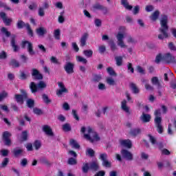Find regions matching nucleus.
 <instances>
[{
  "instance_id": "864d4df0",
  "label": "nucleus",
  "mask_w": 176,
  "mask_h": 176,
  "mask_svg": "<svg viewBox=\"0 0 176 176\" xmlns=\"http://www.w3.org/2000/svg\"><path fill=\"white\" fill-rule=\"evenodd\" d=\"M28 137V133H27V131H23L22 133V135H21V138H22L23 141L27 140Z\"/></svg>"
},
{
  "instance_id": "69168bd1",
  "label": "nucleus",
  "mask_w": 176,
  "mask_h": 176,
  "mask_svg": "<svg viewBox=\"0 0 176 176\" xmlns=\"http://www.w3.org/2000/svg\"><path fill=\"white\" fill-rule=\"evenodd\" d=\"M33 111L36 115H42V110L38 108H34Z\"/></svg>"
},
{
  "instance_id": "8fccbe9b",
  "label": "nucleus",
  "mask_w": 176,
  "mask_h": 176,
  "mask_svg": "<svg viewBox=\"0 0 176 176\" xmlns=\"http://www.w3.org/2000/svg\"><path fill=\"white\" fill-rule=\"evenodd\" d=\"M6 97H8V93L6 91H3L1 94H0V102L4 98H6Z\"/></svg>"
},
{
  "instance_id": "473e14b6",
  "label": "nucleus",
  "mask_w": 176,
  "mask_h": 176,
  "mask_svg": "<svg viewBox=\"0 0 176 176\" xmlns=\"http://www.w3.org/2000/svg\"><path fill=\"white\" fill-rule=\"evenodd\" d=\"M115 60H116V65L118 67H120V65H122V64L123 63V57H122V56H116L115 58Z\"/></svg>"
},
{
  "instance_id": "052dcab7",
  "label": "nucleus",
  "mask_w": 176,
  "mask_h": 176,
  "mask_svg": "<svg viewBox=\"0 0 176 176\" xmlns=\"http://www.w3.org/2000/svg\"><path fill=\"white\" fill-rule=\"evenodd\" d=\"M72 46L75 52H79V47H78L76 43H72Z\"/></svg>"
},
{
  "instance_id": "338daca9",
  "label": "nucleus",
  "mask_w": 176,
  "mask_h": 176,
  "mask_svg": "<svg viewBox=\"0 0 176 176\" xmlns=\"http://www.w3.org/2000/svg\"><path fill=\"white\" fill-rule=\"evenodd\" d=\"M168 48L170 50H173V52H176V47H175L174 44H173L172 43H170L168 44Z\"/></svg>"
},
{
  "instance_id": "9b49d317",
  "label": "nucleus",
  "mask_w": 176,
  "mask_h": 176,
  "mask_svg": "<svg viewBox=\"0 0 176 176\" xmlns=\"http://www.w3.org/2000/svg\"><path fill=\"white\" fill-rule=\"evenodd\" d=\"M164 61L168 63L175 64L176 58L175 56L171 55V54L167 53L164 55Z\"/></svg>"
},
{
  "instance_id": "0e129e2a",
  "label": "nucleus",
  "mask_w": 176,
  "mask_h": 176,
  "mask_svg": "<svg viewBox=\"0 0 176 176\" xmlns=\"http://www.w3.org/2000/svg\"><path fill=\"white\" fill-rule=\"evenodd\" d=\"M87 153L89 156H94V151L91 148H87Z\"/></svg>"
},
{
  "instance_id": "4468645a",
  "label": "nucleus",
  "mask_w": 176,
  "mask_h": 176,
  "mask_svg": "<svg viewBox=\"0 0 176 176\" xmlns=\"http://www.w3.org/2000/svg\"><path fill=\"white\" fill-rule=\"evenodd\" d=\"M0 19H2L6 25H10V23H12V19L8 18L5 12H0Z\"/></svg>"
},
{
  "instance_id": "13d9d810",
  "label": "nucleus",
  "mask_w": 176,
  "mask_h": 176,
  "mask_svg": "<svg viewBox=\"0 0 176 176\" xmlns=\"http://www.w3.org/2000/svg\"><path fill=\"white\" fill-rule=\"evenodd\" d=\"M98 88L99 90H106L107 87H105L104 84L100 82L98 85Z\"/></svg>"
},
{
  "instance_id": "e433bc0d",
  "label": "nucleus",
  "mask_w": 176,
  "mask_h": 176,
  "mask_svg": "<svg viewBox=\"0 0 176 176\" xmlns=\"http://www.w3.org/2000/svg\"><path fill=\"white\" fill-rule=\"evenodd\" d=\"M60 35V29H56L54 31V36L55 39L59 40Z\"/></svg>"
},
{
  "instance_id": "f257e3e1",
  "label": "nucleus",
  "mask_w": 176,
  "mask_h": 176,
  "mask_svg": "<svg viewBox=\"0 0 176 176\" xmlns=\"http://www.w3.org/2000/svg\"><path fill=\"white\" fill-rule=\"evenodd\" d=\"M81 133H84L85 140L89 141V142H97L100 141V136L90 126H82L81 128Z\"/></svg>"
},
{
  "instance_id": "6e6552de",
  "label": "nucleus",
  "mask_w": 176,
  "mask_h": 176,
  "mask_svg": "<svg viewBox=\"0 0 176 176\" xmlns=\"http://www.w3.org/2000/svg\"><path fill=\"white\" fill-rule=\"evenodd\" d=\"M10 137H12V133H10V132L4 131L3 133V140L6 146H10V145H12V140H10Z\"/></svg>"
},
{
  "instance_id": "680f3d73",
  "label": "nucleus",
  "mask_w": 176,
  "mask_h": 176,
  "mask_svg": "<svg viewBox=\"0 0 176 176\" xmlns=\"http://www.w3.org/2000/svg\"><path fill=\"white\" fill-rule=\"evenodd\" d=\"M34 146L36 149H39V148H41V142L38 140L35 141L34 143Z\"/></svg>"
},
{
  "instance_id": "e2e57ef3",
  "label": "nucleus",
  "mask_w": 176,
  "mask_h": 176,
  "mask_svg": "<svg viewBox=\"0 0 176 176\" xmlns=\"http://www.w3.org/2000/svg\"><path fill=\"white\" fill-rule=\"evenodd\" d=\"M107 50V48L105 47V45H100L99 46V52L102 54Z\"/></svg>"
},
{
  "instance_id": "c756f323",
  "label": "nucleus",
  "mask_w": 176,
  "mask_h": 176,
  "mask_svg": "<svg viewBox=\"0 0 176 176\" xmlns=\"http://www.w3.org/2000/svg\"><path fill=\"white\" fill-rule=\"evenodd\" d=\"M83 54L85 57H87L89 58L90 57H92L93 56V50H86L83 51Z\"/></svg>"
},
{
  "instance_id": "49530a36",
  "label": "nucleus",
  "mask_w": 176,
  "mask_h": 176,
  "mask_svg": "<svg viewBox=\"0 0 176 176\" xmlns=\"http://www.w3.org/2000/svg\"><path fill=\"white\" fill-rule=\"evenodd\" d=\"M27 105L29 108H32V107H34V100L28 99L27 100Z\"/></svg>"
},
{
  "instance_id": "dca6fc26",
  "label": "nucleus",
  "mask_w": 176,
  "mask_h": 176,
  "mask_svg": "<svg viewBox=\"0 0 176 176\" xmlns=\"http://www.w3.org/2000/svg\"><path fill=\"white\" fill-rule=\"evenodd\" d=\"M43 131L50 137H53V135H54L53 130H52V128L49 125H44L43 126Z\"/></svg>"
},
{
  "instance_id": "9d476101",
  "label": "nucleus",
  "mask_w": 176,
  "mask_h": 176,
  "mask_svg": "<svg viewBox=\"0 0 176 176\" xmlns=\"http://www.w3.org/2000/svg\"><path fill=\"white\" fill-rule=\"evenodd\" d=\"M58 86L60 87V89L56 91V96H58V97H61L65 93H68V89L65 88L64 83L58 82Z\"/></svg>"
},
{
  "instance_id": "4d7b16f0",
  "label": "nucleus",
  "mask_w": 176,
  "mask_h": 176,
  "mask_svg": "<svg viewBox=\"0 0 176 176\" xmlns=\"http://www.w3.org/2000/svg\"><path fill=\"white\" fill-rule=\"evenodd\" d=\"M8 163H9V159L5 158L1 163V167H5L6 166H8Z\"/></svg>"
},
{
  "instance_id": "79ce46f5",
  "label": "nucleus",
  "mask_w": 176,
  "mask_h": 176,
  "mask_svg": "<svg viewBox=\"0 0 176 176\" xmlns=\"http://www.w3.org/2000/svg\"><path fill=\"white\" fill-rule=\"evenodd\" d=\"M43 100L45 104H50V102H52V100L49 99V97H47V95L46 94L43 95Z\"/></svg>"
},
{
  "instance_id": "b1692460",
  "label": "nucleus",
  "mask_w": 176,
  "mask_h": 176,
  "mask_svg": "<svg viewBox=\"0 0 176 176\" xmlns=\"http://www.w3.org/2000/svg\"><path fill=\"white\" fill-rule=\"evenodd\" d=\"M99 165H98V162L97 161H93L92 162L90 163L89 165V168L91 170H94V171H97L99 168Z\"/></svg>"
},
{
  "instance_id": "09e8293b",
  "label": "nucleus",
  "mask_w": 176,
  "mask_h": 176,
  "mask_svg": "<svg viewBox=\"0 0 176 176\" xmlns=\"http://www.w3.org/2000/svg\"><path fill=\"white\" fill-rule=\"evenodd\" d=\"M1 156L6 157L8 155H9V150L3 149L1 151Z\"/></svg>"
},
{
  "instance_id": "ddd939ff",
  "label": "nucleus",
  "mask_w": 176,
  "mask_h": 176,
  "mask_svg": "<svg viewBox=\"0 0 176 176\" xmlns=\"http://www.w3.org/2000/svg\"><path fill=\"white\" fill-rule=\"evenodd\" d=\"M107 157H108V155L105 153L100 154V158L102 161V165L104 166V167L109 168L111 167V162L107 160Z\"/></svg>"
},
{
  "instance_id": "4be33fe9",
  "label": "nucleus",
  "mask_w": 176,
  "mask_h": 176,
  "mask_svg": "<svg viewBox=\"0 0 176 176\" xmlns=\"http://www.w3.org/2000/svg\"><path fill=\"white\" fill-rule=\"evenodd\" d=\"M140 120L144 122V123H148V122L151 121V115L143 113L140 116Z\"/></svg>"
},
{
  "instance_id": "cd10ccee",
  "label": "nucleus",
  "mask_w": 176,
  "mask_h": 176,
  "mask_svg": "<svg viewBox=\"0 0 176 176\" xmlns=\"http://www.w3.org/2000/svg\"><path fill=\"white\" fill-rule=\"evenodd\" d=\"M148 138L149 140L151 141V144H153V145H158V147L162 148V144H157L156 142V138H155V137L148 135Z\"/></svg>"
},
{
  "instance_id": "6ab92c4d",
  "label": "nucleus",
  "mask_w": 176,
  "mask_h": 176,
  "mask_svg": "<svg viewBox=\"0 0 176 176\" xmlns=\"http://www.w3.org/2000/svg\"><path fill=\"white\" fill-rule=\"evenodd\" d=\"M36 34L38 36H45L47 34V30L43 27L38 28L36 29Z\"/></svg>"
},
{
  "instance_id": "774afa93",
  "label": "nucleus",
  "mask_w": 176,
  "mask_h": 176,
  "mask_svg": "<svg viewBox=\"0 0 176 176\" xmlns=\"http://www.w3.org/2000/svg\"><path fill=\"white\" fill-rule=\"evenodd\" d=\"M105 172L103 170H100L98 173H97L95 176H104Z\"/></svg>"
},
{
  "instance_id": "a211bd4d",
  "label": "nucleus",
  "mask_w": 176,
  "mask_h": 176,
  "mask_svg": "<svg viewBox=\"0 0 176 176\" xmlns=\"http://www.w3.org/2000/svg\"><path fill=\"white\" fill-rule=\"evenodd\" d=\"M74 63H67L65 66V70L66 71L67 74H74Z\"/></svg>"
},
{
  "instance_id": "3c124183",
  "label": "nucleus",
  "mask_w": 176,
  "mask_h": 176,
  "mask_svg": "<svg viewBox=\"0 0 176 176\" xmlns=\"http://www.w3.org/2000/svg\"><path fill=\"white\" fill-rule=\"evenodd\" d=\"M110 47L112 50V52H115V50H118V47L116 46V44H115V43L111 42L110 43Z\"/></svg>"
},
{
  "instance_id": "c03bdc74",
  "label": "nucleus",
  "mask_w": 176,
  "mask_h": 176,
  "mask_svg": "<svg viewBox=\"0 0 176 176\" xmlns=\"http://www.w3.org/2000/svg\"><path fill=\"white\" fill-rule=\"evenodd\" d=\"M136 69L139 74H142V75H144V74H145V69H144V67H142L141 66H138L136 67Z\"/></svg>"
},
{
  "instance_id": "f704fd0d",
  "label": "nucleus",
  "mask_w": 176,
  "mask_h": 176,
  "mask_svg": "<svg viewBox=\"0 0 176 176\" xmlns=\"http://www.w3.org/2000/svg\"><path fill=\"white\" fill-rule=\"evenodd\" d=\"M70 145L72 146V148H75L76 149H78L79 148V144H78V142L74 140H70Z\"/></svg>"
},
{
  "instance_id": "7ed1b4c3",
  "label": "nucleus",
  "mask_w": 176,
  "mask_h": 176,
  "mask_svg": "<svg viewBox=\"0 0 176 176\" xmlns=\"http://www.w3.org/2000/svg\"><path fill=\"white\" fill-rule=\"evenodd\" d=\"M120 31L116 34L117 38V45L122 49H126L127 45L124 43V36H126V28L124 27L120 28Z\"/></svg>"
},
{
  "instance_id": "aec40b11",
  "label": "nucleus",
  "mask_w": 176,
  "mask_h": 176,
  "mask_svg": "<svg viewBox=\"0 0 176 176\" xmlns=\"http://www.w3.org/2000/svg\"><path fill=\"white\" fill-rule=\"evenodd\" d=\"M24 150L19 147L14 148L12 151V153L14 156H15V157H19V156H21Z\"/></svg>"
},
{
  "instance_id": "1a4fd4ad",
  "label": "nucleus",
  "mask_w": 176,
  "mask_h": 176,
  "mask_svg": "<svg viewBox=\"0 0 176 176\" xmlns=\"http://www.w3.org/2000/svg\"><path fill=\"white\" fill-rule=\"evenodd\" d=\"M22 95L16 94L15 95V100L18 104H23L24 102V100L27 98V93L24 90H21Z\"/></svg>"
},
{
  "instance_id": "393cba45",
  "label": "nucleus",
  "mask_w": 176,
  "mask_h": 176,
  "mask_svg": "<svg viewBox=\"0 0 176 176\" xmlns=\"http://www.w3.org/2000/svg\"><path fill=\"white\" fill-rule=\"evenodd\" d=\"M121 3L124 6L125 9H127V10H131L133 9V6L129 4V1H127V0H121Z\"/></svg>"
},
{
  "instance_id": "ea45409f",
  "label": "nucleus",
  "mask_w": 176,
  "mask_h": 176,
  "mask_svg": "<svg viewBox=\"0 0 176 176\" xmlns=\"http://www.w3.org/2000/svg\"><path fill=\"white\" fill-rule=\"evenodd\" d=\"M126 41L128 43H137V40L133 38L131 36H128Z\"/></svg>"
},
{
  "instance_id": "412c9836",
  "label": "nucleus",
  "mask_w": 176,
  "mask_h": 176,
  "mask_svg": "<svg viewBox=\"0 0 176 176\" xmlns=\"http://www.w3.org/2000/svg\"><path fill=\"white\" fill-rule=\"evenodd\" d=\"M32 75L34 79H43V76L38 70H36V69H32Z\"/></svg>"
},
{
  "instance_id": "de8ad7c7",
  "label": "nucleus",
  "mask_w": 176,
  "mask_h": 176,
  "mask_svg": "<svg viewBox=\"0 0 176 176\" xmlns=\"http://www.w3.org/2000/svg\"><path fill=\"white\" fill-rule=\"evenodd\" d=\"M64 12H60V15L58 16V22L60 23H64Z\"/></svg>"
},
{
  "instance_id": "f8f14e48",
  "label": "nucleus",
  "mask_w": 176,
  "mask_h": 176,
  "mask_svg": "<svg viewBox=\"0 0 176 176\" xmlns=\"http://www.w3.org/2000/svg\"><path fill=\"white\" fill-rule=\"evenodd\" d=\"M121 155L124 159H126V160H133V153L126 149H122L121 151Z\"/></svg>"
},
{
  "instance_id": "37998d69",
  "label": "nucleus",
  "mask_w": 176,
  "mask_h": 176,
  "mask_svg": "<svg viewBox=\"0 0 176 176\" xmlns=\"http://www.w3.org/2000/svg\"><path fill=\"white\" fill-rule=\"evenodd\" d=\"M38 16H40V17H43V16H45V8L41 7L38 9Z\"/></svg>"
},
{
  "instance_id": "58836bf2",
  "label": "nucleus",
  "mask_w": 176,
  "mask_h": 176,
  "mask_svg": "<svg viewBox=\"0 0 176 176\" xmlns=\"http://www.w3.org/2000/svg\"><path fill=\"white\" fill-rule=\"evenodd\" d=\"M90 168V166H89L88 163H84L82 165V172L83 173H87L89 171V169Z\"/></svg>"
},
{
  "instance_id": "bf43d9fd",
  "label": "nucleus",
  "mask_w": 176,
  "mask_h": 176,
  "mask_svg": "<svg viewBox=\"0 0 176 176\" xmlns=\"http://www.w3.org/2000/svg\"><path fill=\"white\" fill-rule=\"evenodd\" d=\"M51 63H53L54 64H60V62H58V60H57V58L54 56H52L50 58Z\"/></svg>"
},
{
  "instance_id": "f03ea898",
  "label": "nucleus",
  "mask_w": 176,
  "mask_h": 176,
  "mask_svg": "<svg viewBox=\"0 0 176 176\" xmlns=\"http://www.w3.org/2000/svg\"><path fill=\"white\" fill-rule=\"evenodd\" d=\"M168 21V18L167 15H162L160 19L161 28H160V34L158 35L159 39H164L168 36L167 31H168V26L167 23Z\"/></svg>"
},
{
  "instance_id": "c9c22d12",
  "label": "nucleus",
  "mask_w": 176,
  "mask_h": 176,
  "mask_svg": "<svg viewBox=\"0 0 176 176\" xmlns=\"http://www.w3.org/2000/svg\"><path fill=\"white\" fill-rule=\"evenodd\" d=\"M160 12L159 11H155L153 12V14L151 16V20L153 21H155L157 20V17H159Z\"/></svg>"
},
{
  "instance_id": "4c0bfd02",
  "label": "nucleus",
  "mask_w": 176,
  "mask_h": 176,
  "mask_svg": "<svg viewBox=\"0 0 176 176\" xmlns=\"http://www.w3.org/2000/svg\"><path fill=\"white\" fill-rule=\"evenodd\" d=\"M107 82L108 85H110V86H115V85H116V83L115 82V80H113V78L111 77L107 78Z\"/></svg>"
},
{
  "instance_id": "bb28decb",
  "label": "nucleus",
  "mask_w": 176,
  "mask_h": 176,
  "mask_svg": "<svg viewBox=\"0 0 176 176\" xmlns=\"http://www.w3.org/2000/svg\"><path fill=\"white\" fill-rule=\"evenodd\" d=\"M130 87H131L133 93H134L135 94H138V93H140V89H138V87H137V85H135V84L131 83Z\"/></svg>"
},
{
  "instance_id": "423d86ee",
  "label": "nucleus",
  "mask_w": 176,
  "mask_h": 176,
  "mask_svg": "<svg viewBox=\"0 0 176 176\" xmlns=\"http://www.w3.org/2000/svg\"><path fill=\"white\" fill-rule=\"evenodd\" d=\"M22 47L24 49H27L28 53L30 56H34L35 54V52H34V49L32 47V43L29 41H23L22 42Z\"/></svg>"
},
{
  "instance_id": "2f4dec72",
  "label": "nucleus",
  "mask_w": 176,
  "mask_h": 176,
  "mask_svg": "<svg viewBox=\"0 0 176 176\" xmlns=\"http://www.w3.org/2000/svg\"><path fill=\"white\" fill-rule=\"evenodd\" d=\"M160 61H164V55L159 54L158 55H157V56L155 58V63L157 64H159V63H160Z\"/></svg>"
},
{
  "instance_id": "5701e85b",
  "label": "nucleus",
  "mask_w": 176,
  "mask_h": 176,
  "mask_svg": "<svg viewBox=\"0 0 176 176\" xmlns=\"http://www.w3.org/2000/svg\"><path fill=\"white\" fill-rule=\"evenodd\" d=\"M89 37V34L85 33L81 38H80V46L83 47V46H86V41H87V38Z\"/></svg>"
},
{
  "instance_id": "39448f33",
  "label": "nucleus",
  "mask_w": 176,
  "mask_h": 176,
  "mask_svg": "<svg viewBox=\"0 0 176 176\" xmlns=\"http://www.w3.org/2000/svg\"><path fill=\"white\" fill-rule=\"evenodd\" d=\"M45 87H46V83L43 81H40L37 85L34 82H32L30 84V89L32 93H36L38 90H42Z\"/></svg>"
},
{
  "instance_id": "c85d7f7f",
  "label": "nucleus",
  "mask_w": 176,
  "mask_h": 176,
  "mask_svg": "<svg viewBox=\"0 0 176 176\" xmlns=\"http://www.w3.org/2000/svg\"><path fill=\"white\" fill-rule=\"evenodd\" d=\"M142 83H146L145 84V89L146 90H153V87L151 86V85L148 84V80H145V79H142Z\"/></svg>"
},
{
  "instance_id": "7c9ffc66",
  "label": "nucleus",
  "mask_w": 176,
  "mask_h": 176,
  "mask_svg": "<svg viewBox=\"0 0 176 176\" xmlns=\"http://www.w3.org/2000/svg\"><path fill=\"white\" fill-rule=\"evenodd\" d=\"M151 82L155 86H157L158 87H160V82H159V78L157 77H153L151 78Z\"/></svg>"
},
{
  "instance_id": "f3484780",
  "label": "nucleus",
  "mask_w": 176,
  "mask_h": 176,
  "mask_svg": "<svg viewBox=\"0 0 176 176\" xmlns=\"http://www.w3.org/2000/svg\"><path fill=\"white\" fill-rule=\"evenodd\" d=\"M121 108L124 112L130 115V107H127V101L126 100L121 102Z\"/></svg>"
},
{
  "instance_id": "603ef678",
  "label": "nucleus",
  "mask_w": 176,
  "mask_h": 176,
  "mask_svg": "<svg viewBox=\"0 0 176 176\" xmlns=\"http://www.w3.org/2000/svg\"><path fill=\"white\" fill-rule=\"evenodd\" d=\"M1 32H3V34H5V35H6L7 36H10V32H8L6 28H2Z\"/></svg>"
},
{
  "instance_id": "6e6d98bb",
  "label": "nucleus",
  "mask_w": 176,
  "mask_h": 176,
  "mask_svg": "<svg viewBox=\"0 0 176 176\" xmlns=\"http://www.w3.org/2000/svg\"><path fill=\"white\" fill-rule=\"evenodd\" d=\"M64 131H69L71 130V126L68 124H65L63 126Z\"/></svg>"
},
{
  "instance_id": "5fc2aeb1",
  "label": "nucleus",
  "mask_w": 176,
  "mask_h": 176,
  "mask_svg": "<svg viewBox=\"0 0 176 176\" xmlns=\"http://www.w3.org/2000/svg\"><path fill=\"white\" fill-rule=\"evenodd\" d=\"M10 65H12V67H19V64L16 60H12L10 62Z\"/></svg>"
},
{
  "instance_id": "0eeeda50",
  "label": "nucleus",
  "mask_w": 176,
  "mask_h": 176,
  "mask_svg": "<svg viewBox=\"0 0 176 176\" xmlns=\"http://www.w3.org/2000/svg\"><path fill=\"white\" fill-rule=\"evenodd\" d=\"M23 27H26L28 34L30 35V36H33L34 33L32 32V30H31V28L30 27V24H25L23 21H19L17 23V28L21 29Z\"/></svg>"
},
{
  "instance_id": "72a5a7b5",
  "label": "nucleus",
  "mask_w": 176,
  "mask_h": 176,
  "mask_svg": "<svg viewBox=\"0 0 176 176\" xmlns=\"http://www.w3.org/2000/svg\"><path fill=\"white\" fill-rule=\"evenodd\" d=\"M140 133H141V130L140 129H132L129 133L131 135L135 137V135H138Z\"/></svg>"
},
{
  "instance_id": "a19ab883",
  "label": "nucleus",
  "mask_w": 176,
  "mask_h": 176,
  "mask_svg": "<svg viewBox=\"0 0 176 176\" xmlns=\"http://www.w3.org/2000/svg\"><path fill=\"white\" fill-rule=\"evenodd\" d=\"M107 72L109 74H110L111 76H116V73L112 67H108Z\"/></svg>"
},
{
  "instance_id": "2eb2a0df",
  "label": "nucleus",
  "mask_w": 176,
  "mask_h": 176,
  "mask_svg": "<svg viewBox=\"0 0 176 176\" xmlns=\"http://www.w3.org/2000/svg\"><path fill=\"white\" fill-rule=\"evenodd\" d=\"M120 144L122 145V146H124L125 148H128L130 149L133 146V143L131 142V140L127 139V140H120Z\"/></svg>"
},
{
  "instance_id": "a878e982",
  "label": "nucleus",
  "mask_w": 176,
  "mask_h": 176,
  "mask_svg": "<svg viewBox=\"0 0 176 176\" xmlns=\"http://www.w3.org/2000/svg\"><path fill=\"white\" fill-rule=\"evenodd\" d=\"M76 60L78 63H82V64H87V59L81 56H76Z\"/></svg>"
},
{
  "instance_id": "20e7f679",
  "label": "nucleus",
  "mask_w": 176,
  "mask_h": 176,
  "mask_svg": "<svg viewBox=\"0 0 176 176\" xmlns=\"http://www.w3.org/2000/svg\"><path fill=\"white\" fill-rule=\"evenodd\" d=\"M155 120L154 122L155 123V126L157 127V131L159 134H162L163 133V126L162 125V113L160 112V109H157L155 111Z\"/></svg>"
},
{
  "instance_id": "a18cd8bd",
  "label": "nucleus",
  "mask_w": 176,
  "mask_h": 176,
  "mask_svg": "<svg viewBox=\"0 0 176 176\" xmlns=\"http://www.w3.org/2000/svg\"><path fill=\"white\" fill-rule=\"evenodd\" d=\"M68 164H70L71 166H74L76 164V160L73 157L69 158Z\"/></svg>"
}]
</instances>
